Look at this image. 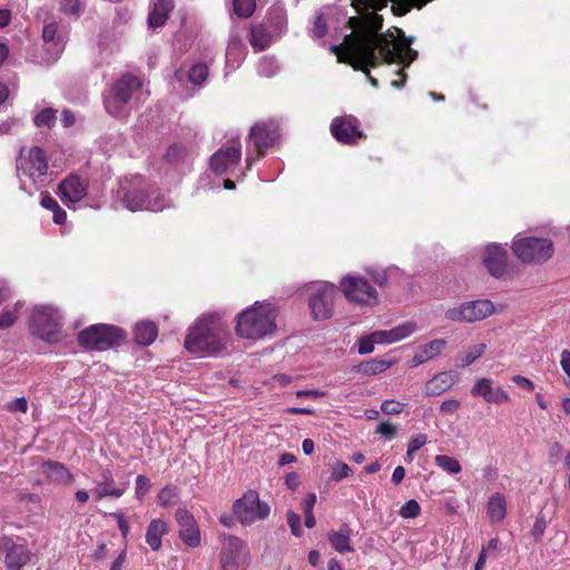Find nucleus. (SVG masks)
Listing matches in <instances>:
<instances>
[{
	"label": "nucleus",
	"instance_id": "obj_1",
	"mask_svg": "<svg viewBox=\"0 0 570 570\" xmlns=\"http://www.w3.org/2000/svg\"><path fill=\"white\" fill-rule=\"evenodd\" d=\"M383 18L376 12L364 16V28L344 38L343 46H332L338 61L354 70L367 71V66H379L381 58L386 63L401 62L405 67L416 59L417 52L409 41L396 42L394 35L382 33Z\"/></svg>",
	"mask_w": 570,
	"mask_h": 570
},
{
	"label": "nucleus",
	"instance_id": "obj_2",
	"mask_svg": "<svg viewBox=\"0 0 570 570\" xmlns=\"http://www.w3.org/2000/svg\"><path fill=\"white\" fill-rule=\"evenodd\" d=\"M226 325L215 315L200 318L185 338V347L191 353L217 354L227 346Z\"/></svg>",
	"mask_w": 570,
	"mask_h": 570
},
{
	"label": "nucleus",
	"instance_id": "obj_3",
	"mask_svg": "<svg viewBox=\"0 0 570 570\" xmlns=\"http://www.w3.org/2000/svg\"><path fill=\"white\" fill-rule=\"evenodd\" d=\"M276 311L271 305H255L238 315L236 333L243 338L258 340L276 328Z\"/></svg>",
	"mask_w": 570,
	"mask_h": 570
},
{
	"label": "nucleus",
	"instance_id": "obj_4",
	"mask_svg": "<svg viewBox=\"0 0 570 570\" xmlns=\"http://www.w3.org/2000/svg\"><path fill=\"white\" fill-rule=\"evenodd\" d=\"M125 337L120 327L96 324L87 327L78 334L79 344L87 350L104 351L118 345Z\"/></svg>",
	"mask_w": 570,
	"mask_h": 570
},
{
	"label": "nucleus",
	"instance_id": "obj_5",
	"mask_svg": "<svg viewBox=\"0 0 570 570\" xmlns=\"http://www.w3.org/2000/svg\"><path fill=\"white\" fill-rule=\"evenodd\" d=\"M514 255L527 264H543L553 255V243L549 238L523 237L512 245Z\"/></svg>",
	"mask_w": 570,
	"mask_h": 570
},
{
	"label": "nucleus",
	"instance_id": "obj_6",
	"mask_svg": "<svg viewBox=\"0 0 570 570\" xmlns=\"http://www.w3.org/2000/svg\"><path fill=\"white\" fill-rule=\"evenodd\" d=\"M250 562L249 549L240 538L228 534L224 537L219 552V563L223 570H240Z\"/></svg>",
	"mask_w": 570,
	"mask_h": 570
},
{
	"label": "nucleus",
	"instance_id": "obj_7",
	"mask_svg": "<svg viewBox=\"0 0 570 570\" xmlns=\"http://www.w3.org/2000/svg\"><path fill=\"white\" fill-rule=\"evenodd\" d=\"M233 512L242 524H252L266 519L271 509L266 502L259 500L256 491L249 490L234 502Z\"/></svg>",
	"mask_w": 570,
	"mask_h": 570
},
{
	"label": "nucleus",
	"instance_id": "obj_8",
	"mask_svg": "<svg viewBox=\"0 0 570 570\" xmlns=\"http://www.w3.org/2000/svg\"><path fill=\"white\" fill-rule=\"evenodd\" d=\"M58 311L51 306L38 307L30 318V326L33 334L47 342L57 340L61 327Z\"/></svg>",
	"mask_w": 570,
	"mask_h": 570
},
{
	"label": "nucleus",
	"instance_id": "obj_9",
	"mask_svg": "<svg viewBox=\"0 0 570 570\" xmlns=\"http://www.w3.org/2000/svg\"><path fill=\"white\" fill-rule=\"evenodd\" d=\"M494 312V305L489 299L464 302L456 307L445 311V317L452 322L473 323L482 321Z\"/></svg>",
	"mask_w": 570,
	"mask_h": 570
},
{
	"label": "nucleus",
	"instance_id": "obj_10",
	"mask_svg": "<svg viewBox=\"0 0 570 570\" xmlns=\"http://www.w3.org/2000/svg\"><path fill=\"white\" fill-rule=\"evenodd\" d=\"M141 86L140 80L130 75H124L112 87L111 95L105 99V108L112 116H120L122 108L131 98L132 90Z\"/></svg>",
	"mask_w": 570,
	"mask_h": 570
},
{
	"label": "nucleus",
	"instance_id": "obj_11",
	"mask_svg": "<svg viewBox=\"0 0 570 570\" xmlns=\"http://www.w3.org/2000/svg\"><path fill=\"white\" fill-rule=\"evenodd\" d=\"M341 291L345 297L354 303L372 305L377 302L376 289L361 276H345L341 283Z\"/></svg>",
	"mask_w": 570,
	"mask_h": 570
},
{
	"label": "nucleus",
	"instance_id": "obj_12",
	"mask_svg": "<svg viewBox=\"0 0 570 570\" xmlns=\"http://www.w3.org/2000/svg\"><path fill=\"white\" fill-rule=\"evenodd\" d=\"M335 296L336 287L330 283L318 285L311 294L308 306L315 321H324L333 316Z\"/></svg>",
	"mask_w": 570,
	"mask_h": 570
},
{
	"label": "nucleus",
	"instance_id": "obj_13",
	"mask_svg": "<svg viewBox=\"0 0 570 570\" xmlns=\"http://www.w3.org/2000/svg\"><path fill=\"white\" fill-rule=\"evenodd\" d=\"M24 148L20 150L17 159V171L27 175L35 181L47 175L48 163L45 151L39 147H32L23 155Z\"/></svg>",
	"mask_w": 570,
	"mask_h": 570
},
{
	"label": "nucleus",
	"instance_id": "obj_14",
	"mask_svg": "<svg viewBox=\"0 0 570 570\" xmlns=\"http://www.w3.org/2000/svg\"><path fill=\"white\" fill-rule=\"evenodd\" d=\"M331 132L333 137L345 145H354L358 139L364 138L360 130V122L353 116L336 117L332 120Z\"/></svg>",
	"mask_w": 570,
	"mask_h": 570
},
{
	"label": "nucleus",
	"instance_id": "obj_15",
	"mask_svg": "<svg viewBox=\"0 0 570 570\" xmlns=\"http://www.w3.org/2000/svg\"><path fill=\"white\" fill-rule=\"evenodd\" d=\"M0 551L4 553L8 570H21L30 560V550L24 544L16 543L11 538L0 539Z\"/></svg>",
	"mask_w": 570,
	"mask_h": 570
},
{
	"label": "nucleus",
	"instance_id": "obj_16",
	"mask_svg": "<svg viewBox=\"0 0 570 570\" xmlns=\"http://www.w3.org/2000/svg\"><path fill=\"white\" fill-rule=\"evenodd\" d=\"M507 262L508 254L501 245L490 244L485 247L483 254V264L493 277L500 278L505 274Z\"/></svg>",
	"mask_w": 570,
	"mask_h": 570
},
{
	"label": "nucleus",
	"instance_id": "obj_17",
	"mask_svg": "<svg viewBox=\"0 0 570 570\" xmlns=\"http://www.w3.org/2000/svg\"><path fill=\"white\" fill-rule=\"evenodd\" d=\"M176 520L179 524L181 540L189 547H197L200 543V533L193 514L186 509H178Z\"/></svg>",
	"mask_w": 570,
	"mask_h": 570
},
{
	"label": "nucleus",
	"instance_id": "obj_18",
	"mask_svg": "<svg viewBox=\"0 0 570 570\" xmlns=\"http://www.w3.org/2000/svg\"><path fill=\"white\" fill-rule=\"evenodd\" d=\"M240 146L218 149L210 158V167L217 174H224L230 166L239 163Z\"/></svg>",
	"mask_w": 570,
	"mask_h": 570
},
{
	"label": "nucleus",
	"instance_id": "obj_19",
	"mask_svg": "<svg viewBox=\"0 0 570 570\" xmlns=\"http://www.w3.org/2000/svg\"><path fill=\"white\" fill-rule=\"evenodd\" d=\"M59 194L65 203H78L87 195V185L79 176H69L59 184Z\"/></svg>",
	"mask_w": 570,
	"mask_h": 570
},
{
	"label": "nucleus",
	"instance_id": "obj_20",
	"mask_svg": "<svg viewBox=\"0 0 570 570\" xmlns=\"http://www.w3.org/2000/svg\"><path fill=\"white\" fill-rule=\"evenodd\" d=\"M127 490V483L118 485L114 480L110 470H102L100 473V480L96 483L94 494L97 500H101L105 497L120 498Z\"/></svg>",
	"mask_w": 570,
	"mask_h": 570
},
{
	"label": "nucleus",
	"instance_id": "obj_21",
	"mask_svg": "<svg viewBox=\"0 0 570 570\" xmlns=\"http://www.w3.org/2000/svg\"><path fill=\"white\" fill-rule=\"evenodd\" d=\"M472 395L482 396L489 403L502 404L509 401V395L501 389L492 387V382L489 379H480L471 390Z\"/></svg>",
	"mask_w": 570,
	"mask_h": 570
},
{
	"label": "nucleus",
	"instance_id": "obj_22",
	"mask_svg": "<svg viewBox=\"0 0 570 570\" xmlns=\"http://www.w3.org/2000/svg\"><path fill=\"white\" fill-rule=\"evenodd\" d=\"M417 330V325L414 322H405L389 331H375L372 333V337L376 340L377 344L394 343L401 341Z\"/></svg>",
	"mask_w": 570,
	"mask_h": 570
},
{
	"label": "nucleus",
	"instance_id": "obj_23",
	"mask_svg": "<svg viewBox=\"0 0 570 570\" xmlns=\"http://www.w3.org/2000/svg\"><path fill=\"white\" fill-rule=\"evenodd\" d=\"M456 381L454 372H441L433 376L425 384V394L428 396H438L450 390Z\"/></svg>",
	"mask_w": 570,
	"mask_h": 570
},
{
	"label": "nucleus",
	"instance_id": "obj_24",
	"mask_svg": "<svg viewBox=\"0 0 570 570\" xmlns=\"http://www.w3.org/2000/svg\"><path fill=\"white\" fill-rule=\"evenodd\" d=\"M249 138L258 150V154L263 155L264 150L273 145L276 135L275 130L271 129L268 126L257 124L250 129Z\"/></svg>",
	"mask_w": 570,
	"mask_h": 570
},
{
	"label": "nucleus",
	"instance_id": "obj_25",
	"mask_svg": "<svg viewBox=\"0 0 570 570\" xmlns=\"http://www.w3.org/2000/svg\"><path fill=\"white\" fill-rule=\"evenodd\" d=\"M445 345L446 342L444 340L438 338L420 346L411 360V366H419L439 355Z\"/></svg>",
	"mask_w": 570,
	"mask_h": 570
},
{
	"label": "nucleus",
	"instance_id": "obj_26",
	"mask_svg": "<svg viewBox=\"0 0 570 570\" xmlns=\"http://www.w3.org/2000/svg\"><path fill=\"white\" fill-rule=\"evenodd\" d=\"M174 9L173 0H158L154 3L153 10L148 16V24L151 28H158L166 23L169 13Z\"/></svg>",
	"mask_w": 570,
	"mask_h": 570
},
{
	"label": "nucleus",
	"instance_id": "obj_27",
	"mask_svg": "<svg viewBox=\"0 0 570 570\" xmlns=\"http://www.w3.org/2000/svg\"><path fill=\"white\" fill-rule=\"evenodd\" d=\"M158 327L154 322L137 323L135 327V341L144 346L150 345L157 337Z\"/></svg>",
	"mask_w": 570,
	"mask_h": 570
},
{
	"label": "nucleus",
	"instance_id": "obj_28",
	"mask_svg": "<svg viewBox=\"0 0 570 570\" xmlns=\"http://www.w3.org/2000/svg\"><path fill=\"white\" fill-rule=\"evenodd\" d=\"M42 472L55 482L68 483L72 480L71 473L59 462H43Z\"/></svg>",
	"mask_w": 570,
	"mask_h": 570
},
{
	"label": "nucleus",
	"instance_id": "obj_29",
	"mask_svg": "<svg viewBox=\"0 0 570 570\" xmlns=\"http://www.w3.org/2000/svg\"><path fill=\"white\" fill-rule=\"evenodd\" d=\"M167 531V525L164 521L156 519L153 520L147 529L146 532V541L149 544V547L156 551L161 546V537Z\"/></svg>",
	"mask_w": 570,
	"mask_h": 570
},
{
	"label": "nucleus",
	"instance_id": "obj_30",
	"mask_svg": "<svg viewBox=\"0 0 570 570\" xmlns=\"http://www.w3.org/2000/svg\"><path fill=\"white\" fill-rule=\"evenodd\" d=\"M328 541L337 552H351L353 548L350 543V530L344 527L338 531H332L328 533Z\"/></svg>",
	"mask_w": 570,
	"mask_h": 570
},
{
	"label": "nucleus",
	"instance_id": "obj_31",
	"mask_svg": "<svg viewBox=\"0 0 570 570\" xmlns=\"http://www.w3.org/2000/svg\"><path fill=\"white\" fill-rule=\"evenodd\" d=\"M488 514L494 522H500L507 514L505 499L500 493L493 494L488 503Z\"/></svg>",
	"mask_w": 570,
	"mask_h": 570
},
{
	"label": "nucleus",
	"instance_id": "obj_32",
	"mask_svg": "<svg viewBox=\"0 0 570 570\" xmlns=\"http://www.w3.org/2000/svg\"><path fill=\"white\" fill-rule=\"evenodd\" d=\"M272 36L267 31V29L262 26L257 24L252 27L250 29V37H249V43L258 50H264L268 47L271 43Z\"/></svg>",
	"mask_w": 570,
	"mask_h": 570
},
{
	"label": "nucleus",
	"instance_id": "obj_33",
	"mask_svg": "<svg viewBox=\"0 0 570 570\" xmlns=\"http://www.w3.org/2000/svg\"><path fill=\"white\" fill-rule=\"evenodd\" d=\"M146 202L147 194L141 189L127 191L124 196V204L131 212L144 209Z\"/></svg>",
	"mask_w": 570,
	"mask_h": 570
},
{
	"label": "nucleus",
	"instance_id": "obj_34",
	"mask_svg": "<svg viewBox=\"0 0 570 570\" xmlns=\"http://www.w3.org/2000/svg\"><path fill=\"white\" fill-rule=\"evenodd\" d=\"M41 206L53 213V222L58 225L65 224L67 219L66 212L60 207L58 202L49 195H43L41 198Z\"/></svg>",
	"mask_w": 570,
	"mask_h": 570
},
{
	"label": "nucleus",
	"instance_id": "obj_35",
	"mask_svg": "<svg viewBox=\"0 0 570 570\" xmlns=\"http://www.w3.org/2000/svg\"><path fill=\"white\" fill-rule=\"evenodd\" d=\"M392 365V362L384 360H370L358 365V372L366 375H376L386 371Z\"/></svg>",
	"mask_w": 570,
	"mask_h": 570
},
{
	"label": "nucleus",
	"instance_id": "obj_36",
	"mask_svg": "<svg viewBox=\"0 0 570 570\" xmlns=\"http://www.w3.org/2000/svg\"><path fill=\"white\" fill-rule=\"evenodd\" d=\"M434 460L439 468L450 474H458L462 470L460 462L455 458L445 454H439Z\"/></svg>",
	"mask_w": 570,
	"mask_h": 570
},
{
	"label": "nucleus",
	"instance_id": "obj_37",
	"mask_svg": "<svg viewBox=\"0 0 570 570\" xmlns=\"http://www.w3.org/2000/svg\"><path fill=\"white\" fill-rule=\"evenodd\" d=\"M257 69L261 76L269 78L276 75L279 68L274 58L264 57L261 59Z\"/></svg>",
	"mask_w": 570,
	"mask_h": 570
},
{
	"label": "nucleus",
	"instance_id": "obj_38",
	"mask_svg": "<svg viewBox=\"0 0 570 570\" xmlns=\"http://www.w3.org/2000/svg\"><path fill=\"white\" fill-rule=\"evenodd\" d=\"M55 121L56 110H53L52 108H45L35 117V125L37 127L45 126L51 128L55 125Z\"/></svg>",
	"mask_w": 570,
	"mask_h": 570
},
{
	"label": "nucleus",
	"instance_id": "obj_39",
	"mask_svg": "<svg viewBox=\"0 0 570 570\" xmlns=\"http://www.w3.org/2000/svg\"><path fill=\"white\" fill-rule=\"evenodd\" d=\"M187 155V149L183 145L174 144L168 147L165 159L170 164H177L181 161Z\"/></svg>",
	"mask_w": 570,
	"mask_h": 570
},
{
	"label": "nucleus",
	"instance_id": "obj_40",
	"mask_svg": "<svg viewBox=\"0 0 570 570\" xmlns=\"http://www.w3.org/2000/svg\"><path fill=\"white\" fill-rule=\"evenodd\" d=\"M234 11L240 18H248L255 10V0H234Z\"/></svg>",
	"mask_w": 570,
	"mask_h": 570
},
{
	"label": "nucleus",
	"instance_id": "obj_41",
	"mask_svg": "<svg viewBox=\"0 0 570 570\" xmlns=\"http://www.w3.org/2000/svg\"><path fill=\"white\" fill-rule=\"evenodd\" d=\"M487 351V345L484 343L476 344L468 350L465 355L461 360L462 366H469L475 360L481 357Z\"/></svg>",
	"mask_w": 570,
	"mask_h": 570
},
{
	"label": "nucleus",
	"instance_id": "obj_42",
	"mask_svg": "<svg viewBox=\"0 0 570 570\" xmlns=\"http://www.w3.org/2000/svg\"><path fill=\"white\" fill-rule=\"evenodd\" d=\"M208 76V68L205 63L194 65L188 71V79L195 83H203Z\"/></svg>",
	"mask_w": 570,
	"mask_h": 570
},
{
	"label": "nucleus",
	"instance_id": "obj_43",
	"mask_svg": "<svg viewBox=\"0 0 570 570\" xmlns=\"http://www.w3.org/2000/svg\"><path fill=\"white\" fill-rule=\"evenodd\" d=\"M165 207H167V204L165 202L164 196L160 193L153 191L150 195H147V202L145 204L144 209H148L151 212H160Z\"/></svg>",
	"mask_w": 570,
	"mask_h": 570
},
{
	"label": "nucleus",
	"instance_id": "obj_44",
	"mask_svg": "<svg viewBox=\"0 0 570 570\" xmlns=\"http://www.w3.org/2000/svg\"><path fill=\"white\" fill-rule=\"evenodd\" d=\"M426 443V435L425 434H417L414 438L411 439L407 445V451L405 454V461L412 462L413 454L420 450L424 444Z\"/></svg>",
	"mask_w": 570,
	"mask_h": 570
},
{
	"label": "nucleus",
	"instance_id": "obj_45",
	"mask_svg": "<svg viewBox=\"0 0 570 570\" xmlns=\"http://www.w3.org/2000/svg\"><path fill=\"white\" fill-rule=\"evenodd\" d=\"M351 473L352 469L345 462L337 461L332 466L331 479L338 482L347 478Z\"/></svg>",
	"mask_w": 570,
	"mask_h": 570
},
{
	"label": "nucleus",
	"instance_id": "obj_46",
	"mask_svg": "<svg viewBox=\"0 0 570 570\" xmlns=\"http://www.w3.org/2000/svg\"><path fill=\"white\" fill-rule=\"evenodd\" d=\"M421 512V507L416 500H409L400 509V515L404 519L416 518Z\"/></svg>",
	"mask_w": 570,
	"mask_h": 570
},
{
	"label": "nucleus",
	"instance_id": "obj_47",
	"mask_svg": "<svg viewBox=\"0 0 570 570\" xmlns=\"http://www.w3.org/2000/svg\"><path fill=\"white\" fill-rule=\"evenodd\" d=\"M547 524L548 522L546 515L543 513H539L531 529V535L534 538L535 541L541 540L544 530L547 529Z\"/></svg>",
	"mask_w": 570,
	"mask_h": 570
},
{
	"label": "nucleus",
	"instance_id": "obj_48",
	"mask_svg": "<svg viewBox=\"0 0 570 570\" xmlns=\"http://www.w3.org/2000/svg\"><path fill=\"white\" fill-rule=\"evenodd\" d=\"M286 517H287V523L292 530V533L295 535V537H301L302 535V527H301V517L299 514L295 513L294 511L292 510H288L287 513H286Z\"/></svg>",
	"mask_w": 570,
	"mask_h": 570
},
{
	"label": "nucleus",
	"instance_id": "obj_49",
	"mask_svg": "<svg viewBox=\"0 0 570 570\" xmlns=\"http://www.w3.org/2000/svg\"><path fill=\"white\" fill-rule=\"evenodd\" d=\"M403 409L404 404L394 400H386L381 405L382 412L387 415L400 414L403 411Z\"/></svg>",
	"mask_w": 570,
	"mask_h": 570
},
{
	"label": "nucleus",
	"instance_id": "obj_50",
	"mask_svg": "<svg viewBox=\"0 0 570 570\" xmlns=\"http://www.w3.org/2000/svg\"><path fill=\"white\" fill-rule=\"evenodd\" d=\"M151 487L150 480L145 475H138L136 479V497L141 500Z\"/></svg>",
	"mask_w": 570,
	"mask_h": 570
},
{
	"label": "nucleus",
	"instance_id": "obj_51",
	"mask_svg": "<svg viewBox=\"0 0 570 570\" xmlns=\"http://www.w3.org/2000/svg\"><path fill=\"white\" fill-rule=\"evenodd\" d=\"M374 344L376 340L372 337V333L367 336H363L358 341V353L362 355L370 354L374 351Z\"/></svg>",
	"mask_w": 570,
	"mask_h": 570
},
{
	"label": "nucleus",
	"instance_id": "obj_52",
	"mask_svg": "<svg viewBox=\"0 0 570 570\" xmlns=\"http://www.w3.org/2000/svg\"><path fill=\"white\" fill-rule=\"evenodd\" d=\"M6 410L9 412H22L26 413L28 411V402L27 399L21 396L6 404Z\"/></svg>",
	"mask_w": 570,
	"mask_h": 570
},
{
	"label": "nucleus",
	"instance_id": "obj_53",
	"mask_svg": "<svg viewBox=\"0 0 570 570\" xmlns=\"http://www.w3.org/2000/svg\"><path fill=\"white\" fill-rule=\"evenodd\" d=\"M327 32V24L322 14H318L314 21L312 33L315 38H322Z\"/></svg>",
	"mask_w": 570,
	"mask_h": 570
},
{
	"label": "nucleus",
	"instance_id": "obj_54",
	"mask_svg": "<svg viewBox=\"0 0 570 570\" xmlns=\"http://www.w3.org/2000/svg\"><path fill=\"white\" fill-rule=\"evenodd\" d=\"M376 433L386 439H393L396 435V428L387 421L381 422L376 428Z\"/></svg>",
	"mask_w": 570,
	"mask_h": 570
},
{
	"label": "nucleus",
	"instance_id": "obj_55",
	"mask_svg": "<svg viewBox=\"0 0 570 570\" xmlns=\"http://www.w3.org/2000/svg\"><path fill=\"white\" fill-rule=\"evenodd\" d=\"M175 497H176L175 490L166 487L159 492L158 502L163 507H168V505L173 504V500Z\"/></svg>",
	"mask_w": 570,
	"mask_h": 570
},
{
	"label": "nucleus",
	"instance_id": "obj_56",
	"mask_svg": "<svg viewBox=\"0 0 570 570\" xmlns=\"http://www.w3.org/2000/svg\"><path fill=\"white\" fill-rule=\"evenodd\" d=\"M58 26L56 22L48 23L43 27L42 38L46 42L55 41L57 35Z\"/></svg>",
	"mask_w": 570,
	"mask_h": 570
},
{
	"label": "nucleus",
	"instance_id": "obj_57",
	"mask_svg": "<svg viewBox=\"0 0 570 570\" xmlns=\"http://www.w3.org/2000/svg\"><path fill=\"white\" fill-rule=\"evenodd\" d=\"M16 322V315L10 311H3L0 314V330H6L13 325Z\"/></svg>",
	"mask_w": 570,
	"mask_h": 570
},
{
	"label": "nucleus",
	"instance_id": "obj_58",
	"mask_svg": "<svg viewBox=\"0 0 570 570\" xmlns=\"http://www.w3.org/2000/svg\"><path fill=\"white\" fill-rule=\"evenodd\" d=\"M461 406V402L459 400H446L442 402L440 406V411L442 413H455Z\"/></svg>",
	"mask_w": 570,
	"mask_h": 570
},
{
	"label": "nucleus",
	"instance_id": "obj_59",
	"mask_svg": "<svg viewBox=\"0 0 570 570\" xmlns=\"http://www.w3.org/2000/svg\"><path fill=\"white\" fill-rule=\"evenodd\" d=\"M512 381L520 387L525 389L528 391H532L534 389V383L529 379L522 375H514Z\"/></svg>",
	"mask_w": 570,
	"mask_h": 570
},
{
	"label": "nucleus",
	"instance_id": "obj_60",
	"mask_svg": "<svg viewBox=\"0 0 570 570\" xmlns=\"http://www.w3.org/2000/svg\"><path fill=\"white\" fill-rule=\"evenodd\" d=\"M285 484L291 490H296L299 485V476L295 472L287 473L285 476Z\"/></svg>",
	"mask_w": 570,
	"mask_h": 570
},
{
	"label": "nucleus",
	"instance_id": "obj_61",
	"mask_svg": "<svg viewBox=\"0 0 570 570\" xmlns=\"http://www.w3.org/2000/svg\"><path fill=\"white\" fill-rule=\"evenodd\" d=\"M561 367L564 371V373L570 377V351L563 350L561 352V361H560Z\"/></svg>",
	"mask_w": 570,
	"mask_h": 570
},
{
	"label": "nucleus",
	"instance_id": "obj_62",
	"mask_svg": "<svg viewBox=\"0 0 570 570\" xmlns=\"http://www.w3.org/2000/svg\"><path fill=\"white\" fill-rule=\"evenodd\" d=\"M115 517L117 518L118 528L121 531V534L124 537H127V534L129 532V525H128V522H127L125 515L122 513H117V514H115Z\"/></svg>",
	"mask_w": 570,
	"mask_h": 570
},
{
	"label": "nucleus",
	"instance_id": "obj_63",
	"mask_svg": "<svg viewBox=\"0 0 570 570\" xmlns=\"http://www.w3.org/2000/svg\"><path fill=\"white\" fill-rule=\"evenodd\" d=\"M405 476V469L403 466H396L392 474V482L399 484Z\"/></svg>",
	"mask_w": 570,
	"mask_h": 570
},
{
	"label": "nucleus",
	"instance_id": "obj_64",
	"mask_svg": "<svg viewBox=\"0 0 570 570\" xmlns=\"http://www.w3.org/2000/svg\"><path fill=\"white\" fill-rule=\"evenodd\" d=\"M126 559V551H121L120 554L114 560L110 570H121Z\"/></svg>",
	"mask_w": 570,
	"mask_h": 570
}]
</instances>
